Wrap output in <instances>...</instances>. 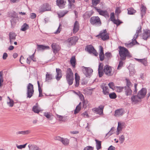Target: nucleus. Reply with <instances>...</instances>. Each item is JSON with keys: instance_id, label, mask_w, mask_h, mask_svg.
Listing matches in <instances>:
<instances>
[{"instance_id": "ddd939ff", "label": "nucleus", "mask_w": 150, "mask_h": 150, "mask_svg": "<svg viewBox=\"0 0 150 150\" xmlns=\"http://www.w3.org/2000/svg\"><path fill=\"white\" fill-rule=\"evenodd\" d=\"M132 103L136 104L141 99L140 97L137 95H133L130 98Z\"/></svg>"}, {"instance_id": "20e7f679", "label": "nucleus", "mask_w": 150, "mask_h": 150, "mask_svg": "<svg viewBox=\"0 0 150 150\" xmlns=\"http://www.w3.org/2000/svg\"><path fill=\"white\" fill-rule=\"evenodd\" d=\"M51 9V8L49 4L45 3L40 7L39 10L40 13H42L45 11H50Z\"/></svg>"}, {"instance_id": "f704fd0d", "label": "nucleus", "mask_w": 150, "mask_h": 150, "mask_svg": "<svg viewBox=\"0 0 150 150\" xmlns=\"http://www.w3.org/2000/svg\"><path fill=\"white\" fill-rule=\"evenodd\" d=\"M61 142L64 145H67L69 144V140L67 139H64L62 138Z\"/></svg>"}, {"instance_id": "3c124183", "label": "nucleus", "mask_w": 150, "mask_h": 150, "mask_svg": "<svg viewBox=\"0 0 150 150\" xmlns=\"http://www.w3.org/2000/svg\"><path fill=\"white\" fill-rule=\"evenodd\" d=\"M122 60H120L119 62V63L117 67V69H119L123 66V62L122 61Z\"/></svg>"}, {"instance_id": "473e14b6", "label": "nucleus", "mask_w": 150, "mask_h": 150, "mask_svg": "<svg viewBox=\"0 0 150 150\" xmlns=\"http://www.w3.org/2000/svg\"><path fill=\"white\" fill-rule=\"evenodd\" d=\"M95 141L96 142V148L97 150H98L99 149H101V142L97 139H95Z\"/></svg>"}, {"instance_id": "7c9ffc66", "label": "nucleus", "mask_w": 150, "mask_h": 150, "mask_svg": "<svg viewBox=\"0 0 150 150\" xmlns=\"http://www.w3.org/2000/svg\"><path fill=\"white\" fill-rule=\"evenodd\" d=\"M28 147L30 150H39L40 148H39L36 145L33 144H29Z\"/></svg>"}, {"instance_id": "c756f323", "label": "nucleus", "mask_w": 150, "mask_h": 150, "mask_svg": "<svg viewBox=\"0 0 150 150\" xmlns=\"http://www.w3.org/2000/svg\"><path fill=\"white\" fill-rule=\"evenodd\" d=\"M53 76L52 74H50L47 72L46 75V81L49 82L52 80L53 78Z\"/></svg>"}, {"instance_id": "9d476101", "label": "nucleus", "mask_w": 150, "mask_h": 150, "mask_svg": "<svg viewBox=\"0 0 150 150\" xmlns=\"http://www.w3.org/2000/svg\"><path fill=\"white\" fill-rule=\"evenodd\" d=\"M104 106L100 105L98 108H93V110L97 114L99 115H102L103 114V110Z\"/></svg>"}, {"instance_id": "37998d69", "label": "nucleus", "mask_w": 150, "mask_h": 150, "mask_svg": "<svg viewBox=\"0 0 150 150\" xmlns=\"http://www.w3.org/2000/svg\"><path fill=\"white\" fill-rule=\"evenodd\" d=\"M119 139L120 144H122L125 140V138L124 136L123 135H122L120 136L119 137Z\"/></svg>"}, {"instance_id": "9b49d317", "label": "nucleus", "mask_w": 150, "mask_h": 150, "mask_svg": "<svg viewBox=\"0 0 150 150\" xmlns=\"http://www.w3.org/2000/svg\"><path fill=\"white\" fill-rule=\"evenodd\" d=\"M85 70L83 71V73L87 77L90 78L92 74L93 70L90 67H85Z\"/></svg>"}, {"instance_id": "4c0bfd02", "label": "nucleus", "mask_w": 150, "mask_h": 150, "mask_svg": "<svg viewBox=\"0 0 150 150\" xmlns=\"http://www.w3.org/2000/svg\"><path fill=\"white\" fill-rule=\"evenodd\" d=\"M109 97L111 99H114L117 97V95L116 93L114 92L109 93Z\"/></svg>"}, {"instance_id": "f3484780", "label": "nucleus", "mask_w": 150, "mask_h": 150, "mask_svg": "<svg viewBox=\"0 0 150 150\" xmlns=\"http://www.w3.org/2000/svg\"><path fill=\"white\" fill-rule=\"evenodd\" d=\"M124 112V110L122 108L116 110L115 111L114 115L116 117H119L123 114Z\"/></svg>"}, {"instance_id": "864d4df0", "label": "nucleus", "mask_w": 150, "mask_h": 150, "mask_svg": "<svg viewBox=\"0 0 150 150\" xmlns=\"http://www.w3.org/2000/svg\"><path fill=\"white\" fill-rule=\"evenodd\" d=\"M114 128L113 127H112L110 131L108 132L106 134V136H108V137L110 136L112 134H113V132L112 131V129Z\"/></svg>"}, {"instance_id": "4d7b16f0", "label": "nucleus", "mask_w": 150, "mask_h": 150, "mask_svg": "<svg viewBox=\"0 0 150 150\" xmlns=\"http://www.w3.org/2000/svg\"><path fill=\"white\" fill-rule=\"evenodd\" d=\"M16 19L15 18H11L10 20L11 24L12 25H14L16 23Z\"/></svg>"}, {"instance_id": "c03bdc74", "label": "nucleus", "mask_w": 150, "mask_h": 150, "mask_svg": "<svg viewBox=\"0 0 150 150\" xmlns=\"http://www.w3.org/2000/svg\"><path fill=\"white\" fill-rule=\"evenodd\" d=\"M67 83L69 85H71L73 83V81L74 80V78H72L70 79H66Z\"/></svg>"}, {"instance_id": "2eb2a0df", "label": "nucleus", "mask_w": 150, "mask_h": 150, "mask_svg": "<svg viewBox=\"0 0 150 150\" xmlns=\"http://www.w3.org/2000/svg\"><path fill=\"white\" fill-rule=\"evenodd\" d=\"M74 78L73 74L71 69L69 68L67 69L66 75V79Z\"/></svg>"}, {"instance_id": "423d86ee", "label": "nucleus", "mask_w": 150, "mask_h": 150, "mask_svg": "<svg viewBox=\"0 0 150 150\" xmlns=\"http://www.w3.org/2000/svg\"><path fill=\"white\" fill-rule=\"evenodd\" d=\"M85 50L87 51L90 54L93 53L95 56H97L98 53L91 45H87L86 47Z\"/></svg>"}, {"instance_id": "7ed1b4c3", "label": "nucleus", "mask_w": 150, "mask_h": 150, "mask_svg": "<svg viewBox=\"0 0 150 150\" xmlns=\"http://www.w3.org/2000/svg\"><path fill=\"white\" fill-rule=\"evenodd\" d=\"M34 93L33 86L31 83H29L27 87V98H30Z\"/></svg>"}, {"instance_id": "e2e57ef3", "label": "nucleus", "mask_w": 150, "mask_h": 150, "mask_svg": "<svg viewBox=\"0 0 150 150\" xmlns=\"http://www.w3.org/2000/svg\"><path fill=\"white\" fill-rule=\"evenodd\" d=\"M98 73L99 74V76L100 77H101L103 74V70H98Z\"/></svg>"}, {"instance_id": "774afa93", "label": "nucleus", "mask_w": 150, "mask_h": 150, "mask_svg": "<svg viewBox=\"0 0 150 150\" xmlns=\"http://www.w3.org/2000/svg\"><path fill=\"white\" fill-rule=\"evenodd\" d=\"M62 138V137H61L59 136H57L54 137V139L55 140H59L61 142Z\"/></svg>"}, {"instance_id": "f257e3e1", "label": "nucleus", "mask_w": 150, "mask_h": 150, "mask_svg": "<svg viewBox=\"0 0 150 150\" xmlns=\"http://www.w3.org/2000/svg\"><path fill=\"white\" fill-rule=\"evenodd\" d=\"M118 48L119 49V54L120 56V60H125L127 57H132L128 50L126 48L119 46Z\"/></svg>"}, {"instance_id": "2f4dec72", "label": "nucleus", "mask_w": 150, "mask_h": 150, "mask_svg": "<svg viewBox=\"0 0 150 150\" xmlns=\"http://www.w3.org/2000/svg\"><path fill=\"white\" fill-rule=\"evenodd\" d=\"M128 14L129 15H133L136 12V11L132 8H128L127 9Z\"/></svg>"}, {"instance_id": "6e6552de", "label": "nucleus", "mask_w": 150, "mask_h": 150, "mask_svg": "<svg viewBox=\"0 0 150 150\" xmlns=\"http://www.w3.org/2000/svg\"><path fill=\"white\" fill-rule=\"evenodd\" d=\"M112 68L108 65H106L104 67V72L105 74L108 76H112L113 74V73L112 72Z\"/></svg>"}, {"instance_id": "aec40b11", "label": "nucleus", "mask_w": 150, "mask_h": 150, "mask_svg": "<svg viewBox=\"0 0 150 150\" xmlns=\"http://www.w3.org/2000/svg\"><path fill=\"white\" fill-rule=\"evenodd\" d=\"M79 22L77 21H76L74 25L73 28V33H75L77 32L79 30Z\"/></svg>"}, {"instance_id": "5701e85b", "label": "nucleus", "mask_w": 150, "mask_h": 150, "mask_svg": "<svg viewBox=\"0 0 150 150\" xmlns=\"http://www.w3.org/2000/svg\"><path fill=\"white\" fill-rule=\"evenodd\" d=\"M125 89V92L127 96H130L132 95V91L130 87L125 86L124 87Z\"/></svg>"}, {"instance_id": "c9c22d12", "label": "nucleus", "mask_w": 150, "mask_h": 150, "mask_svg": "<svg viewBox=\"0 0 150 150\" xmlns=\"http://www.w3.org/2000/svg\"><path fill=\"white\" fill-rule=\"evenodd\" d=\"M28 25L26 23H24L22 26L21 30L24 31L26 30L28 28Z\"/></svg>"}, {"instance_id": "4468645a", "label": "nucleus", "mask_w": 150, "mask_h": 150, "mask_svg": "<svg viewBox=\"0 0 150 150\" xmlns=\"http://www.w3.org/2000/svg\"><path fill=\"white\" fill-rule=\"evenodd\" d=\"M146 93V90L145 88H142L137 94L141 99L144 97Z\"/></svg>"}, {"instance_id": "dca6fc26", "label": "nucleus", "mask_w": 150, "mask_h": 150, "mask_svg": "<svg viewBox=\"0 0 150 150\" xmlns=\"http://www.w3.org/2000/svg\"><path fill=\"white\" fill-rule=\"evenodd\" d=\"M56 3L57 5L59 8L62 9L64 7L66 2L64 1V0H57Z\"/></svg>"}, {"instance_id": "b1692460", "label": "nucleus", "mask_w": 150, "mask_h": 150, "mask_svg": "<svg viewBox=\"0 0 150 150\" xmlns=\"http://www.w3.org/2000/svg\"><path fill=\"white\" fill-rule=\"evenodd\" d=\"M146 8L145 6H144L143 4H141V5L140 10H141V17L142 18L145 15L146 13Z\"/></svg>"}, {"instance_id": "c85d7f7f", "label": "nucleus", "mask_w": 150, "mask_h": 150, "mask_svg": "<svg viewBox=\"0 0 150 150\" xmlns=\"http://www.w3.org/2000/svg\"><path fill=\"white\" fill-rule=\"evenodd\" d=\"M142 27L140 25L137 28V29L136 30V33L134 35V36H135L136 37L135 38H137L139 36V34L142 32Z\"/></svg>"}, {"instance_id": "f03ea898", "label": "nucleus", "mask_w": 150, "mask_h": 150, "mask_svg": "<svg viewBox=\"0 0 150 150\" xmlns=\"http://www.w3.org/2000/svg\"><path fill=\"white\" fill-rule=\"evenodd\" d=\"M90 21V23L93 25L100 26L101 25L100 18L98 16H93L91 17Z\"/></svg>"}, {"instance_id": "393cba45", "label": "nucleus", "mask_w": 150, "mask_h": 150, "mask_svg": "<svg viewBox=\"0 0 150 150\" xmlns=\"http://www.w3.org/2000/svg\"><path fill=\"white\" fill-rule=\"evenodd\" d=\"M94 12L93 10H91L86 12L83 15V17L85 18H90L93 13Z\"/></svg>"}, {"instance_id": "bf43d9fd", "label": "nucleus", "mask_w": 150, "mask_h": 150, "mask_svg": "<svg viewBox=\"0 0 150 150\" xmlns=\"http://www.w3.org/2000/svg\"><path fill=\"white\" fill-rule=\"evenodd\" d=\"M100 60L102 61L104 60V54H99Z\"/></svg>"}, {"instance_id": "a878e982", "label": "nucleus", "mask_w": 150, "mask_h": 150, "mask_svg": "<svg viewBox=\"0 0 150 150\" xmlns=\"http://www.w3.org/2000/svg\"><path fill=\"white\" fill-rule=\"evenodd\" d=\"M70 62L72 66L74 68L76 67V59L74 56H72L71 58Z\"/></svg>"}, {"instance_id": "58836bf2", "label": "nucleus", "mask_w": 150, "mask_h": 150, "mask_svg": "<svg viewBox=\"0 0 150 150\" xmlns=\"http://www.w3.org/2000/svg\"><path fill=\"white\" fill-rule=\"evenodd\" d=\"M135 36H134L133 38L132 39V41L131 42L132 44L133 45V46L136 44H139L136 40L137 38H135Z\"/></svg>"}, {"instance_id": "5fc2aeb1", "label": "nucleus", "mask_w": 150, "mask_h": 150, "mask_svg": "<svg viewBox=\"0 0 150 150\" xmlns=\"http://www.w3.org/2000/svg\"><path fill=\"white\" fill-rule=\"evenodd\" d=\"M125 45L127 48H130L133 46V45H132L130 42L129 43H125Z\"/></svg>"}, {"instance_id": "a19ab883", "label": "nucleus", "mask_w": 150, "mask_h": 150, "mask_svg": "<svg viewBox=\"0 0 150 150\" xmlns=\"http://www.w3.org/2000/svg\"><path fill=\"white\" fill-rule=\"evenodd\" d=\"M123 88L124 87L120 86H117L116 88L117 92L118 93L122 92Z\"/></svg>"}, {"instance_id": "338daca9", "label": "nucleus", "mask_w": 150, "mask_h": 150, "mask_svg": "<svg viewBox=\"0 0 150 150\" xmlns=\"http://www.w3.org/2000/svg\"><path fill=\"white\" fill-rule=\"evenodd\" d=\"M121 12V11L120 9V8L118 7H117L115 9V12L117 14H118L119 13H120Z\"/></svg>"}, {"instance_id": "39448f33", "label": "nucleus", "mask_w": 150, "mask_h": 150, "mask_svg": "<svg viewBox=\"0 0 150 150\" xmlns=\"http://www.w3.org/2000/svg\"><path fill=\"white\" fill-rule=\"evenodd\" d=\"M100 36L101 39L103 41L106 40L109 38V34L107 33L106 29L103 30L100 32L99 35L96 36V37Z\"/></svg>"}, {"instance_id": "a211bd4d", "label": "nucleus", "mask_w": 150, "mask_h": 150, "mask_svg": "<svg viewBox=\"0 0 150 150\" xmlns=\"http://www.w3.org/2000/svg\"><path fill=\"white\" fill-rule=\"evenodd\" d=\"M101 88L103 90V92L104 94L107 95L109 94V91L108 88L105 85H102L101 86Z\"/></svg>"}, {"instance_id": "603ef678", "label": "nucleus", "mask_w": 150, "mask_h": 150, "mask_svg": "<svg viewBox=\"0 0 150 150\" xmlns=\"http://www.w3.org/2000/svg\"><path fill=\"white\" fill-rule=\"evenodd\" d=\"M125 80H126V82L127 86H126L129 87V86L131 84V82H130V80L128 79H126Z\"/></svg>"}, {"instance_id": "f8f14e48", "label": "nucleus", "mask_w": 150, "mask_h": 150, "mask_svg": "<svg viewBox=\"0 0 150 150\" xmlns=\"http://www.w3.org/2000/svg\"><path fill=\"white\" fill-rule=\"evenodd\" d=\"M78 38L76 36L68 38L67 40V42L70 46L75 45L76 42L77 41Z\"/></svg>"}, {"instance_id": "79ce46f5", "label": "nucleus", "mask_w": 150, "mask_h": 150, "mask_svg": "<svg viewBox=\"0 0 150 150\" xmlns=\"http://www.w3.org/2000/svg\"><path fill=\"white\" fill-rule=\"evenodd\" d=\"M81 109V106H79V105H77L74 110V114H76L78 113Z\"/></svg>"}, {"instance_id": "0e129e2a", "label": "nucleus", "mask_w": 150, "mask_h": 150, "mask_svg": "<svg viewBox=\"0 0 150 150\" xmlns=\"http://www.w3.org/2000/svg\"><path fill=\"white\" fill-rule=\"evenodd\" d=\"M56 115L57 116V117L58 118V120L59 121H62V120L63 116L61 115H58L57 114H56Z\"/></svg>"}, {"instance_id": "a18cd8bd", "label": "nucleus", "mask_w": 150, "mask_h": 150, "mask_svg": "<svg viewBox=\"0 0 150 150\" xmlns=\"http://www.w3.org/2000/svg\"><path fill=\"white\" fill-rule=\"evenodd\" d=\"M100 0H92V2L93 5L96 6L97 4L100 2Z\"/></svg>"}, {"instance_id": "680f3d73", "label": "nucleus", "mask_w": 150, "mask_h": 150, "mask_svg": "<svg viewBox=\"0 0 150 150\" xmlns=\"http://www.w3.org/2000/svg\"><path fill=\"white\" fill-rule=\"evenodd\" d=\"M36 16V15L35 13H32L30 14V18L32 19L35 18Z\"/></svg>"}, {"instance_id": "09e8293b", "label": "nucleus", "mask_w": 150, "mask_h": 150, "mask_svg": "<svg viewBox=\"0 0 150 150\" xmlns=\"http://www.w3.org/2000/svg\"><path fill=\"white\" fill-rule=\"evenodd\" d=\"M27 143H26L23 145H19L17 146V148L19 149H22L23 148H25V147Z\"/></svg>"}, {"instance_id": "1a4fd4ad", "label": "nucleus", "mask_w": 150, "mask_h": 150, "mask_svg": "<svg viewBox=\"0 0 150 150\" xmlns=\"http://www.w3.org/2000/svg\"><path fill=\"white\" fill-rule=\"evenodd\" d=\"M94 8L99 13V14L105 17H109V15L108 11L106 10H102L96 7H95Z\"/></svg>"}, {"instance_id": "cd10ccee", "label": "nucleus", "mask_w": 150, "mask_h": 150, "mask_svg": "<svg viewBox=\"0 0 150 150\" xmlns=\"http://www.w3.org/2000/svg\"><path fill=\"white\" fill-rule=\"evenodd\" d=\"M9 39L10 42L11 43L12 40H15L16 36V34L14 33H9Z\"/></svg>"}, {"instance_id": "69168bd1", "label": "nucleus", "mask_w": 150, "mask_h": 150, "mask_svg": "<svg viewBox=\"0 0 150 150\" xmlns=\"http://www.w3.org/2000/svg\"><path fill=\"white\" fill-rule=\"evenodd\" d=\"M110 18L111 19V21H112V20H113V19H115V15L114 13L112 12L110 13Z\"/></svg>"}, {"instance_id": "6ab92c4d", "label": "nucleus", "mask_w": 150, "mask_h": 150, "mask_svg": "<svg viewBox=\"0 0 150 150\" xmlns=\"http://www.w3.org/2000/svg\"><path fill=\"white\" fill-rule=\"evenodd\" d=\"M51 46L53 50V52L54 54H56L59 50V47L56 43H53Z\"/></svg>"}, {"instance_id": "13d9d810", "label": "nucleus", "mask_w": 150, "mask_h": 150, "mask_svg": "<svg viewBox=\"0 0 150 150\" xmlns=\"http://www.w3.org/2000/svg\"><path fill=\"white\" fill-rule=\"evenodd\" d=\"M99 50L100 51L99 54H104L103 52V48L101 46H99Z\"/></svg>"}, {"instance_id": "4be33fe9", "label": "nucleus", "mask_w": 150, "mask_h": 150, "mask_svg": "<svg viewBox=\"0 0 150 150\" xmlns=\"http://www.w3.org/2000/svg\"><path fill=\"white\" fill-rule=\"evenodd\" d=\"M50 47L48 46H45L43 45H38L37 50L38 51L44 50L45 49H49Z\"/></svg>"}, {"instance_id": "052dcab7", "label": "nucleus", "mask_w": 150, "mask_h": 150, "mask_svg": "<svg viewBox=\"0 0 150 150\" xmlns=\"http://www.w3.org/2000/svg\"><path fill=\"white\" fill-rule=\"evenodd\" d=\"M108 86L110 88L113 89L114 87V84L113 82H111L109 83Z\"/></svg>"}, {"instance_id": "6e6d98bb", "label": "nucleus", "mask_w": 150, "mask_h": 150, "mask_svg": "<svg viewBox=\"0 0 150 150\" xmlns=\"http://www.w3.org/2000/svg\"><path fill=\"white\" fill-rule=\"evenodd\" d=\"M83 150H93V148L91 146H88L85 147Z\"/></svg>"}, {"instance_id": "e433bc0d", "label": "nucleus", "mask_w": 150, "mask_h": 150, "mask_svg": "<svg viewBox=\"0 0 150 150\" xmlns=\"http://www.w3.org/2000/svg\"><path fill=\"white\" fill-rule=\"evenodd\" d=\"M112 21L113 23L114 24L116 25H120V24L122 23L123 22L121 21L119 19L116 20L115 19H113Z\"/></svg>"}, {"instance_id": "412c9836", "label": "nucleus", "mask_w": 150, "mask_h": 150, "mask_svg": "<svg viewBox=\"0 0 150 150\" xmlns=\"http://www.w3.org/2000/svg\"><path fill=\"white\" fill-rule=\"evenodd\" d=\"M56 72L57 75L56 78L57 81H59L62 77V70L59 68H56Z\"/></svg>"}, {"instance_id": "8fccbe9b", "label": "nucleus", "mask_w": 150, "mask_h": 150, "mask_svg": "<svg viewBox=\"0 0 150 150\" xmlns=\"http://www.w3.org/2000/svg\"><path fill=\"white\" fill-rule=\"evenodd\" d=\"M34 54L35 53H34L31 56H30L29 57L30 59H31L33 61L35 62L36 61V58L34 57Z\"/></svg>"}, {"instance_id": "bb28decb", "label": "nucleus", "mask_w": 150, "mask_h": 150, "mask_svg": "<svg viewBox=\"0 0 150 150\" xmlns=\"http://www.w3.org/2000/svg\"><path fill=\"white\" fill-rule=\"evenodd\" d=\"M75 80L76 82L75 86L77 87L79 86V83L80 77L77 73L75 74Z\"/></svg>"}, {"instance_id": "0eeeda50", "label": "nucleus", "mask_w": 150, "mask_h": 150, "mask_svg": "<svg viewBox=\"0 0 150 150\" xmlns=\"http://www.w3.org/2000/svg\"><path fill=\"white\" fill-rule=\"evenodd\" d=\"M142 39L144 40H146L150 38V30L148 29L144 30L142 34Z\"/></svg>"}, {"instance_id": "49530a36", "label": "nucleus", "mask_w": 150, "mask_h": 150, "mask_svg": "<svg viewBox=\"0 0 150 150\" xmlns=\"http://www.w3.org/2000/svg\"><path fill=\"white\" fill-rule=\"evenodd\" d=\"M33 110L35 113H38L39 112V110L38 109V107L36 106H34L33 108Z\"/></svg>"}, {"instance_id": "de8ad7c7", "label": "nucleus", "mask_w": 150, "mask_h": 150, "mask_svg": "<svg viewBox=\"0 0 150 150\" xmlns=\"http://www.w3.org/2000/svg\"><path fill=\"white\" fill-rule=\"evenodd\" d=\"M7 104L10 107L13 106L14 104V102L12 100H9V102H7Z\"/></svg>"}, {"instance_id": "72a5a7b5", "label": "nucleus", "mask_w": 150, "mask_h": 150, "mask_svg": "<svg viewBox=\"0 0 150 150\" xmlns=\"http://www.w3.org/2000/svg\"><path fill=\"white\" fill-rule=\"evenodd\" d=\"M125 123L123 122H118V126H117V129L119 130H122V129L123 128L124 126Z\"/></svg>"}, {"instance_id": "ea45409f", "label": "nucleus", "mask_w": 150, "mask_h": 150, "mask_svg": "<svg viewBox=\"0 0 150 150\" xmlns=\"http://www.w3.org/2000/svg\"><path fill=\"white\" fill-rule=\"evenodd\" d=\"M140 62L142 64L145 66H146L147 65V60L145 58L142 59Z\"/></svg>"}]
</instances>
